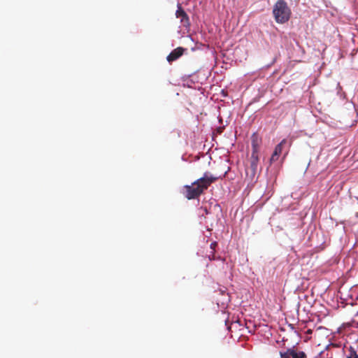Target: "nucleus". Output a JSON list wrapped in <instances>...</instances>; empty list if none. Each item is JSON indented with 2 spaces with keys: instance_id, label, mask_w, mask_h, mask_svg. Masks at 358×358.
Wrapping results in <instances>:
<instances>
[{
  "instance_id": "f257e3e1",
  "label": "nucleus",
  "mask_w": 358,
  "mask_h": 358,
  "mask_svg": "<svg viewBox=\"0 0 358 358\" xmlns=\"http://www.w3.org/2000/svg\"><path fill=\"white\" fill-rule=\"evenodd\" d=\"M220 178L206 172L201 178L197 179L191 185H185L182 194L188 200L198 199L208 189L212 183L217 181Z\"/></svg>"
},
{
  "instance_id": "f03ea898",
  "label": "nucleus",
  "mask_w": 358,
  "mask_h": 358,
  "mask_svg": "<svg viewBox=\"0 0 358 358\" xmlns=\"http://www.w3.org/2000/svg\"><path fill=\"white\" fill-rule=\"evenodd\" d=\"M273 13L278 23H285L289 20L291 10L284 0H278L274 5Z\"/></svg>"
},
{
  "instance_id": "7ed1b4c3",
  "label": "nucleus",
  "mask_w": 358,
  "mask_h": 358,
  "mask_svg": "<svg viewBox=\"0 0 358 358\" xmlns=\"http://www.w3.org/2000/svg\"><path fill=\"white\" fill-rule=\"evenodd\" d=\"M259 153H252L250 159V166L246 169V173L252 179L255 178L258 172H260L262 168L259 166Z\"/></svg>"
},
{
  "instance_id": "20e7f679",
  "label": "nucleus",
  "mask_w": 358,
  "mask_h": 358,
  "mask_svg": "<svg viewBox=\"0 0 358 358\" xmlns=\"http://www.w3.org/2000/svg\"><path fill=\"white\" fill-rule=\"evenodd\" d=\"M176 17L180 19V23L184 27L189 28L190 27L189 18L180 4L178 5Z\"/></svg>"
},
{
  "instance_id": "39448f33",
  "label": "nucleus",
  "mask_w": 358,
  "mask_h": 358,
  "mask_svg": "<svg viewBox=\"0 0 358 358\" xmlns=\"http://www.w3.org/2000/svg\"><path fill=\"white\" fill-rule=\"evenodd\" d=\"M287 143V140L284 138L282 139L280 143H279L274 149V151L270 158L269 163L270 165L273 163L277 162L282 154V149L284 146Z\"/></svg>"
},
{
  "instance_id": "423d86ee",
  "label": "nucleus",
  "mask_w": 358,
  "mask_h": 358,
  "mask_svg": "<svg viewBox=\"0 0 358 358\" xmlns=\"http://www.w3.org/2000/svg\"><path fill=\"white\" fill-rule=\"evenodd\" d=\"M262 144V138L258 134L254 133L251 136L252 153H259Z\"/></svg>"
},
{
  "instance_id": "0eeeda50",
  "label": "nucleus",
  "mask_w": 358,
  "mask_h": 358,
  "mask_svg": "<svg viewBox=\"0 0 358 358\" xmlns=\"http://www.w3.org/2000/svg\"><path fill=\"white\" fill-rule=\"evenodd\" d=\"M185 51V49L182 47H178L176 49H174L166 57L167 61L171 63L173 61H176L179 57H180L184 52Z\"/></svg>"
},
{
  "instance_id": "6e6552de",
  "label": "nucleus",
  "mask_w": 358,
  "mask_h": 358,
  "mask_svg": "<svg viewBox=\"0 0 358 358\" xmlns=\"http://www.w3.org/2000/svg\"><path fill=\"white\" fill-rule=\"evenodd\" d=\"M289 355L292 356V358H307L306 355L304 352L302 351H296L293 348L292 352Z\"/></svg>"
},
{
  "instance_id": "1a4fd4ad",
  "label": "nucleus",
  "mask_w": 358,
  "mask_h": 358,
  "mask_svg": "<svg viewBox=\"0 0 358 358\" xmlns=\"http://www.w3.org/2000/svg\"><path fill=\"white\" fill-rule=\"evenodd\" d=\"M293 348H289L285 352H280V355L281 358H290L292 356L289 355L291 352H292Z\"/></svg>"
},
{
  "instance_id": "9d476101",
  "label": "nucleus",
  "mask_w": 358,
  "mask_h": 358,
  "mask_svg": "<svg viewBox=\"0 0 358 358\" xmlns=\"http://www.w3.org/2000/svg\"><path fill=\"white\" fill-rule=\"evenodd\" d=\"M208 259L210 261L217 259L224 261V259H222L220 257H216L214 251H212L211 254L208 255Z\"/></svg>"
},
{
  "instance_id": "9b49d317",
  "label": "nucleus",
  "mask_w": 358,
  "mask_h": 358,
  "mask_svg": "<svg viewBox=\"0 0 358 358\" xmlns=\"http://www.w3.org/2000/svg\"><path fill=\"white\" fill-rule=\"evenodd\" d=\"M346 358H358V355L357 352L351 348L350 350V354L347 356Z\"/></svg>"
},
{
  "instance_id": "f8f14e48",
  "label": "nucleus",
  "mask_w": 358,
  "mask_h": 358,
  "mask_svg": "<svg viewBox=\"0 0 358 358\" xmlns=\"http://www.w3.org/2000/svg\"><path fill=\"white\" fill-rule=\"evenodd\" d=\"M217 246V243L216 241H214L210 243V248L212 250V251L215 252V248Z\"/></svg>"
},
{
  "instance_id": "ddd939ff",
  "label": "nucleus",
  "mask_w": 358,
  "mask_h": 358,
  "mask_svg": "<svg viewBox=\"0 0 358 358\" xmlns=\"http://www.w3.org/2000/svg\"><path fill=\"white\" fill-rule=\"evenodd\" d=\"M312 331L310 329L308 330V333H311Z\"/></svg>"
},
{
  "instance_id": "4468645a",
  "label": "nucleus",
  "mask_w": 358,
  "mask_h": 358,
  "mask_svg": "<svg viewBox=\"0 0 358 358\" xmlns=\"http://www.w3.org/2000/svg\"><path fill=\"white\" fill-rule=\"evenodd\" d=\"M291 145H292V141L289 142V146H291Z\"/></svg>"
},
{
  "instance_id": "2eb2a0df",
  "label": "nucleus",
  "mask_w": 358,
  "mask_h": 358,
  "mask_svg": "<svg viewBox=\"0 0 358 358\" xmlns=\"http://www.w3.org/2000/svg\"><path fill=\"white\" fill-rule=\"evenodd\" d=\"M330 358H332V357H330Z\"/></svg>"
}]
</instances>
